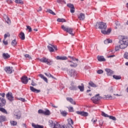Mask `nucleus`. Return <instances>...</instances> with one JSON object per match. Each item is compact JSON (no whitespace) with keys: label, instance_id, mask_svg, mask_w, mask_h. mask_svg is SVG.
<instances>
[{"label":"nucleus","instance_id":"f257e3e1","mask_svg":"<svg viewBox=\"0 0 128 128\" xmlns=\"http://www.w3.org/2000/svg\"><path fill=\"white\" fill-rule=\"evenodd\" d=\"M96 28H98L100 30H101V32L103 34H110L112 32V28H109L107 30H106V24L104 22H97L96 25Z\"/></svg>","mask_w":128,"mask_h":128},{"label":"nucleus","instance_id":"f03ea898","mask_svg":"<svg viewBox=\"0 0 128 128\" xmlns=\"http://www.w3.org/2000/svg\"><path fill=\"white\" fill-rule=\"evenodd\" d=\"M118 38L120 40L118 43L120 44V48L122 50H124L128 46V40L126 39L124 36H119Z\"/></svg>","mask_w":128,"mask_h":128},{"label":"nucleus","instance_id":"7ed1b4c3","mask_svg":"<svg viewBox=\"0 0 128 128\" xmlns=\"http://www.w3.org/2000/svg\"><path fill=\"white\" fill-rule=\"evenodd\" d=\"M48 122L50 126L52 128H68L66 125H60L56 120H50Z\"/></svg>","mask_w":128,"mask_h":128},{"label":"nucleus","instance_id":"20e7f679","mask_svg":"<svg viewBox=\"0 0 128 128\" xmlns=\"http://www.w3.org/2000/svg\"><path fill=\"white\" fill-rule=\"evenodd\" d=\"M62 70H66L68 74H69L70 76H76V71L74 70H68L64 68H62Z\"/></svg>","mask_w":128,"mask_h":128},{"label":"nucleus","instance_id":"39448f33","mask_svg":"<svg viewBox=\"0 0 128 128\" xmlns=\"http://www.w3.org/2000/svg\"><path fill=\"white\" fill-rule=\"evenodd\" d=\"M62 28L64 32H68V34H71V36H74V33H72L73 29L72 28H68V27L66 28V27L62 25Z\"/></svg>","mask_w":128,"mask_h":128},{"label":"nucleus","instance_id":"423d86ee","mask_svg":"<svg viewBox=\"0 0 128 128\" xmlns=\"http://www.w3.org/2000/svg\"><path fill=\"white\" fill-rule=\"evenodd\" d=\"M40 60L41 62L46 64H48V66H52V60L48 59L44 57L40 59Z\"/></svg>","mask_w":128,"mask_h":128},{"label":"nucleus","instance_id":"0eeeda50","mask_svg":"<svg viewBox=\"0 0 128 128\" xmlns=\"http://www.w3.org/2000/svg\"><path fill=\"white\" fill-rule=\"evenodd\" d=\"M102 96H100V94H97L95 96L92 98L91 100L94 104H98V102L100 100H102Z\"/></svg>","mask_w":128,"mask_h":128},{"label":"nucleus","instance_id":"6e6552de","mask_svg":"<svg viewBox=\"0 0 128 128\" xmlns=\"http://www.w3.org/2000/svg\"><path fill=\"white\" fill-rule=\"evenodd\" d=\"M70 90H78V87L74 82H71L70 86H69Z\"/></svg>","mask_w":128,"mask_h":128},{"label":"nucleus","instance_id":"1a4fd4ad","mask_svg":"<svg viewBox=\"0 0 128 128\" xmlns=\"http://www.w3.org/2000/svg\"><path fill=\"white\" fill-rule=\"evenodd\" d=\"M6 98L10 100V102H12L14 100V96L12 93L9 92L6 94Z\"/></svg>","mask_w":128,"mask_h":128},{"label":"nucleus","instance_id":"9d476101","mask_svg":"<svg viewBox=\"0 0 128 128\" xmlns=\"http://www.w3.org/2000/svg\"><path fill=\"white\" fill-rule=\"evenodd\" d=\"M4 70L6 72V74H12V67L6 66L5 68H4Z\"/></svg>","mask_w":128,"mask_h":128},{"label":"nucleus","instance_id":"9b49d317","mask_svg":"<svg viewBox=\"0 0 128 128\" xmlns=\"http://www.w3.org/2000/svg\"><path fill=\"white\" fill-rule=\"evenodd\" d=\"M21 82H22V84H26L28 82V76H22L21 78Z\"/></svg>","mask_w":128,"mask_h":128},{"label":"nucleus","instance_id":"f8f14e48","mask_svg":"<svg viewBox=\"0 0 128 128\" xmlns=\"http://www.w3.org/2000/svg\"><path fill=\"white\" fill-rule=\"evenodd\" d=\"M6 99L4 98H0V106L2 107L6 106Z\"/></svg>","mask_w":128,"mask_h":128},{"label":"nucleus","instance_id":"ddd939ff","mask_svg":"<svg viewBox=\"0 0 128 128\" xmlns=\"http://www.w3.org/2000/svg\"><path fill=\"white\" fill-rule=\"evenodd\" d=\"M76 114H80V116H88V113L87 112H84V111H77Z\"/></svg>","mask_w":128,"mask_h":128},{"label":"nucleus","instance_id":"4468645a","mask_svg":"<svg viewBox=\"0 0 128 128\" xmlns=\"http://www.w3.org/2000/svg\"><path fill=\"white\" fill-rule=\"evenodd\" d=\"M105 72H106L107 76H112L114 71L110 68L105 69Z\"/></svg>","mask_w":128,"mask_h":128},{"label":"nucleus","instance_id":"2eb2a0df","mask_svg":"<svg viewBox=\"0 0 128 128\" xmlns=\"http://www.w3.org/2000/svg\"><path fill=\"white\" fill-rule=\"evenodd\" d=\"M78 18L80 20H84L86 18V15L84 13H80V14L78 15Z\"/></svg>","mask_w":128,"mask_h":128},{"label":"nucleus","instance_id":"dca6fc26","mask_svg":"<svg viewBox=\"0 0 128 128\" xmlns=\"http://www.w3.org/2000/svg\"><path fill=\"white\" fill-rule=\"evenodd\" d=\"M4 18L6 22H7L8 24H10L12 22L10 21V18H8V16L6 14L4 15Z\"/></svg>","mask_w":128,"mask_h":128},{"label":"nucleus","instance_id":"f3484780","mask_svg":"<svg viewBox=\"0 0 128 128\" xmlns=\"http://www.w3.org/2000/svg\"><path fill=\"white\" fill-rule=\"evenodd\" d=\"M30 90L31 92H36V94H38V92H40V90H37L32 86H30Z\"/></svg>","mask_w":128,"mask_h":128},{"label":"nucleus","instance_id":"a211bd4d","mask_svg":"<svg viewBox=\"0 0 128 128\" xmlns=\"http://www.w3.org/2000/svg\"><path fill=\"white\" fill-rule=\"evenodd\" d=\"M20 112H18L14 114V117L15 118H16V120H20Z\"/></svg>","mask_w":128,"mask_h":128},{"label":"nucleus","instance_id":"6ab92c4d","mask_svg":"<svg viewBox=\"0 0 128 128\" xmlns=\"http://www.w3.org/2000/svg\"><path fill=\"white\" fill-rule=\"evenodd\" d=\"M97 60L98 62H106V58L104 56H97Z\"/></svg>","mask_w":128,"mask_h":128},{"label":"nucleus","instance_id":"aec40b11","mask_svg":"<svg viewBox=\"0 0 128 128\" xmlns=\"http://www.w3.org/2000/svg\"><path fill=\"white\" fill-rule=\"evenodd\" d=\"M70 62V66L71 68H76L78 66V64L72 62L71 60L68 61Z\"/></svg>","mask_w":128,"mask_h":128},{"label":"nucleus","instance_id":"412c9836","mask_svg":"<svg viewBox=\"0 0 128 128\" xmlns=\"http://www.w3.org/2000/svg\"><path fill=\"white\" fill-rule=\"evenodd\" d=\"M19 38L22 40H24L26 39V36H24V33L23 32H21L20 34Z\"/></svg>","mask_w":128,"mask_h":128},{"label":"nucleus","instance_id":"4be33fe9","mask_svg":"<svg viewBox=\"0 0 128 128\" xmlns=\"http://www.w3.org/2000/svg\"><path fill=\"white\" fill-rule=\"evenodd\" d=\"M56 58V60H68V58L65 56H57Z\"/></svg>","mask_w":128,"mask_h":128},{"label":"nucleus","instance_id":"5701e85b","mask_svg":"<svg viewBox=\"0 0 128 128\" xmlns=\"http://www.w3.org/2000/svg\"><path fill=\"white\" fill-rule=\"evenodd\" d=\"M66 100L68 102H70L72 104H76V102L74 101V99L71 98H67Z\"/></svg>","mask_w":128,"mask_h":128},{"label":"nucleus","instance_id":"b1692460","mask_svg":"<svg viewBox=\"0 0 128 128\" xmlns=\"http://www.w3.org/2000/svg\"><path fill=\"white\" fill-rule=\"evenodd\" d=\"M2 56L4 60H6L8 58H10V56L8 54V53H4L2 54Z\"/></svg>","mask_w":128,"mask_h":128},{"label":"nucleus","instance_id":"393cba45","mask_svg":"<svg viewBox=\"0 0 128 128\" xmlns=\"http://www.w3.org/2000/svg\"><path fill=\"white\" fill-rule=\"evenodd\" d=\"M80 90V92H84V84H82L81 86H78V87Z\"/></svg>","mask_w":128,"mask_h":128},{"label":"nucleus","instance_id":"a878e982","mask_svg":"<svg viewBox=\"0 0 128 128\" xmlns=\"http://www.w3.org/2000/svg\"><path fill=\"white\" fill-rule=\"evenodd\" d=\"M6 121V118L5 116H0V122H4Z\"/></svg>","mask_w":128,"mask_h":128},{"label":"nucleus","instance_id":"bb28decb","mask_svg":"<svg viewBox=\"0 0 128 128\" xmlns=\"http://www.w3.org/2000/svg\"><path fill=\"white\" fill-rule=\"evenodd\" d=\"M88 84L89 86H92V88H98V85L94 84V82L90 81L88 82Z\"/></svg>","mask_w":128,"mask_h":128},{"label":"nucleus","instance_id":"cd10ccee","mask_svg":"<svg viewBox=\"0 0 128 128\" xmlns=\"http://www.w3.org/2000/svg\"><path fill=\"white\" fill-rule=\"evenodd\" d=\"M39 76L40 78H41L44 80L46 82L48 83V78H46V77L44 76V75H42V74H39Z\"/></svg>","mask_w":128,"mask_h":128},{"label":"nucleus","instance_id":"c85d7f7f","mask_svg":"<svg viewBox=\"0 0 128 128\" xmlns=\"http://www.w3.org/2000/svg\"><path fill=\"white\" fill-rule=\"evenodd\" d=\"M112 42V40L106 39L104 40V44H110Z\"/></svg>","mask_w":128,"mask_h":128},{"label":"nucleus","instance_id":"c756f323","mask_svg":"<svg viewBox=\"0 0 128 128\" xmlns=\"http://www.w3.org/2000/svg\"><path fill=\"white\" fill-rule=\"evenodd\" d=\"M44 116H50V111L46 109V110H44Z\"/></svg>","mask_w":128,"mask_h":128},{"label":"nucleus","instance_id":"7c9ffc66","mask_svg":"<svg viewBox=\"0 0 128 128\" xmlns=\"http://www.w3.org/2000/svg\"><path fill=\"white\" fill-rule=\"evenodd\" d=\"M48 50L50 52H54V47L52 46H48Z\"/></svg>","mask_w":128,"mask_h":128},{"label":"nucleus","instance_id":"2f4dec72","mask_svg":"<svg viewBox=\"0 0 128 128\" xmlns=\"http://www.w3.org/2000/svg\"><path fill=\"white\" fill-rule=\"evenodd\" d=\"M11 44L12 46H16L18 44V42H16V40L15 39L12 40L11 42Z\"/></svg>","mask_w":128,"mask_h":128},{"label":"nucleus","instance_id":"473e14b6","mask_svg":"<svg viewBox=\"0 0 128 128\" xmlns=\"http://www.w3.org/2000/svg\"><path fill=\"white\" fill-rule=\"evenodd\" d=\"M0 112H3L4 114H8V112L4 108L0 107Z\"/></svg>","mask_w":128,"mask_h":128},{"label":"nucleus","instance_id":"72a5a7b5","mask_svg":"<svg viewBox=\"0 0 128 128\" xmlns=\"http://www.w3.org/2000/svg\"><path fill=\"white\" fill-rule=\"evenodd\" d=\"M57 22H66V19H64V18H58L57 19Z\"/></svg>","mask_w":128,"mask_h":128},{"label":"nucleus","instance_id":"f704fd0d","mask_svg":"<svg viewBox=\"0 0 128 128\" xmlns=\"http://www.w3.org/2000/svg\"><path fill=\"white\" fill-rule=\"evenodd\" d=\"M47 12H49V14H53V16H56V13L54 12H52V10L50 9H48L46 10Z\"/></svg>","mask_w":128,"mask_h":128},{"label":"nucleus","instance_id":"c9c22d12","mask_svg":"<svg viewBox=\"0 0 128 128\" xmlns=\"http://www.w3.org/2000/svg\"><path fill=\"white\" fill-rule=\"evenodd\" d=\"M15 2L19 4H24V1L22 0H15Z\"/></svg>","mask_w":128,"mask_h":128},{"label":"nucleus","instance_id":"e433bc0d","mask_svg":"<svg viewBox=\"0 0 128 128\" xmlns=\"http://www.w3.org/2000/svg\"><path fill=\"white\" fill-rule=\"evenodd\" d=\"M68 124H74V121L72 118H68Z\"/></svg>","mask_w":128,"mask_h":128},{"label":"nucleus","instance_id":"4c0bfd02","mask_svg":"<svg viewBox=\"0 0 128 128\" xmlns=\"http://www.w3.org/2000/svg\"><path fill=\"white\" fill-rule=\"evenodd\" d=\"M57 2H58V4H66V1L64 0H57Z\"/></svg>","mask_w":128,"mask_h":128},{"label":"nucleus","instance_id":"58836bf2","mask_svg":"<svg viewBox=\"0 0 128 128\" xmlns=\"http://www.w3.org/2000/svg\"><path fill=\"white\" fill-rule=\"evenodd\" d=\"M11 125L13 126H16L18 124V122L16 121H10V122Z\"/></svg>","mask_w":128,"mask_h":128},{"label":"nucleus","instance_id":"ea45409f","mask_svg":"<svg viewBox=\"0 0 128 128\" xmlns=\"http://www.w3.org/2000/svg\"><path fill=\"white\" fill-rule=\"evenodd\" d=\"M102 116H104V118H108L110 116H108V114H106L104 112H102Z\"/></svg>","mask_w":128,"mask_h":128},{"label":"nucleus","instance_id":"a19ab883","mask_svg":"<svg viewBox=\"0 0 128 128\" xmlns=\"http://www.w3.org/2000/svg\"><path fill=\"white\" fill-rule=\"evenodd\" d=\"M113 78L115 80H120V78H122V77L120 76H116V75H114Z\"/></svg>","mask_w":128,"mask_h":128},{"label":"nucleus","instance_id":"79ce46f5","mask_svg":"<svg viewBox=\"0 0 128 128\" xmlns=\"http://www.w3.org/2000/svg\"><path fill=\"white\" fill-rule=\"evenodd\" d=\"M67 6L68 8H74V4H67Z\"/></svg>","mask_w":128,"mask_h":128},{"label":"nucleus","instance_id":"37998d69","mask_svg":"<svg viewBox=\"0 0 128 128\" xmlns=\"http://www.w3.org/2000/svg\"><path fill=\"white\" fill-rule=\"evenodd\" d=\"M60 114L63 116H66V114H68V112L66 111L61 112Z\"/></svg>","mask_w":128,"mask_h":128},{"label":"nucleus","instance_id":"c03bdc74","mask_svg":"<svg viewBox=\"0 0 128 128\" xmlns=\"http://www.w3.org/2000/svg\"><path fill=\"white\" fill-rule=\"evenodd\" d=\"M124 58H126V60H128V52H125V53L124 54Z\"/></svg>","mask_w":128,"mask_h":128},{"label":"nucleus","instance_id":"a18cd8bd","mask_svg":"<svg viewBox=\"0 0 128 128\" xmlns=\"http://www.w3.org/2000/svg\"><path fill=\"white\" fill-rule=\"evenodd\" d=\"M68 108L70 112H74V108L72 106L68 107Z\"/></svg>","mask_w":128,"mask_h":128},{"label":"nucleus","instance_id":"49530a36","mask_svg":"<svg viewBox=\"0 0 128 128\" xmlns=\"http://www.w3.org/2000/svg\"><path fill=\"white\" fill-rule=\"evenodd\" d=\"M49 45L50 46H52L53 48H54L55 50H58V46H54L52 44H49Z\"/></svg>","mask_w":128,"mask_h":128},{"label":"nucleus","instance_id":"de8ad7c7","mask_svg":"<svg viewBox=\"0 0 128 128\" xmlns=\"http://www.w3.org/2000/svg\"><path fill=\"white\" fill-rule=\"evenodd\" d=\"M110 120H116V118L114 116H108Z\"/></svg>","mask_w":128,"mask_h":128},{"label":"nucleus","instance_id":"09e8293b","mask_svg":"<svg viewBox=\"0 0 128 128\" xmlns=\"http://www.w3.org/2000/svg\"><path fill=\"white\" fill-rule=\"evenodd\" d=\"M8 38H10V33H7V34H6L4 35V40H6V38H8Z\"/></svg>","mask_w":128,"mask_h":128},{"label":"nucleus","instance_id":"8fccbe9b","mask_svg":"<svg viewBox=\"0 0 128 128\" xmlns=\"http://www.w3.org/2000/svg\"><path fill=\"white\" fill-rule=\"evenodd\" d=\"M120 45H118L115 48V50L116 52H118V50H120Z\"/></svg>","mask_w":128,"mask_h":128},{"label":"nucleus","instance_id":"3c124183","mask_svg":"<svg viewBox=\"0 0 128 128\" xmlns=\"http://www.w3.org/2000/svg\"><path fill=\"white\" fill-rule=\"evenodd\" d=\"M44 110H38V113L40 114H44Z\"/></svg>","mask_w":128,"mask_h":128},{"label":"nucleus","instance_id":"603ef678","mask_svg":"<svg viewBox=\"0 0 128 128\" xmlns=\"http://www.w3.org/2000/svg\"><path fill=\"white\" fill-rule=\"evenodd\" d=\"M70 12L71 14H74V12H76V8H74V7L73 8H71L70 10Z\"/></svg>","mask_w":128,"mask_h":128},{"label":"nucleus","instance_id":"864d4df0","mask_svg":"<svg viewBox=\"0 0 128 128\" xmlns=\"http://www.w3.org/2000/svg\"><path fill=\"white\" fill-rule=\"evenodd\" d=\"M108 92H114V87L110 86V88H109Z\"/></svg>","mask_w":128,"mask_h":128},{"label":"nucleus","instance_id":"5fc2aeb1","mask_svg":"<svg viewBox=\"0 0 128 128\" xmlns=\"http://www.w3.org/2000/svg\"><path fill=\"white\" fill-rule=\"evenodd\" d=\"M26 30H28L29 32H30L32 31V28L29 26H26Z\"/></svg>","mask_w":128,"mask_h":128},{"label":"nucleus","instance_id":"6e6d98bb","mask_svg":"<svg viewBox=\"0 0 128 128\" xmlns=\"http://www.w3.org/2000/svg\"><path fill=\"white\" fill-rule=\"evenodd\" d=\"M25 58H29V60H32V57L30 54H26L24 55Z\"/></svg>","mask_w":128,"mask_h":128},{"label":"nucleus","instance_id":"4d7b16f0","mask_svg":"<svg viewBox=\"0 0 128 128\" xmlns=\"http://www.w3.org/2000/svg\"><path fill=\"white\" fill-rule=\"evenodd\" d=\"M104 72V70H99L97 71V74H102Z\"/></svg>","mask_w":128,"mask_h":128},{"label":"nucleus","instance_id":"13d9d810","mask_svg":"<svg viewBox=\"0 0 128 128\" xmlns=\"http://www.w3.org/2000/svg\"><path fill=\"white\" fill-rule=\"evenodd\" d=\"M68 58H71L72 60H76L78 62V58H76L74 57H72L70 56H69Z\"/></svg>","mask_w":128,"mask_h":128},{"label":"nucleus","instance_id":"bf43d9fd","mask_svg":"<svg viewBox=\"0 0 128 128\" xmlns=\"http://www.w3.org/2000/svg\"><path fill=\"white\" fill-rule=\"evenodd\" d=\"M18 100H21V102H26V99H24V98H18Z\"/></svg>","mask_w":128,"mask_h":128},{"label":"nucleus","instance_id":"052dcab7","mask_svg":"<svg viewBox=\"0 0 128 128\" xmlns=\"http://www.w3.org/2000/svg\"><path fill=\"white\" fill-rule=\"evenodd\" d=\"M72 124H66V126L68 128H74V127L72 126Z\"/></svg>","mask_w":128,"mask_h":128},{"label":"nucleus","instance_id":"680f3d73","mask_svg":"<svg viewBox=\"0 0 128 128\" xmlns=\"http://www.w3.org/2000/svg\"><path fill=\"white\" fill-rule=\"evenodd\" d=\"M116 26H120V23L119 22H116Z\"/></svg>","mask_w":128,"mask_h":128},{"label":"nucleus","instance_id":"e2e57ef3","mask_svg":"<svg viewBox=\"0 0 128 128\" xmlns=\"http://www.w3.org/2000/svg\"><path fill=\"white\" fill-rule=\"evenodd\" d=\"M32 86H36V84L33 80H32V84H31Z\"/></svg>","mask_w":128,"mask_h":128},{"label":"nucleus","instance_id":"0e129e2a","mask_svg":"<svg viewBox=\"0 0 128 128\" xmlns=\"http://www.w3.org/2000/svg\"><path fill=\"white\" fill-rule=\"evenodd\" d=\"M36 128H44V126L37 124Z\"/></svg>","mask_w":128,"mask_h":128},{"label":"nucleus","instance_id":"69168bd1","mask_svg":"<svg viewBox=\"0 0 128 128\" xmlns=\"http://www.w3.org/2000/svg\"><path fill=\"white\" fill-rule=\"evenodd\" d=\"M44 74L46 76H48V78H50V73H46V72H45L44 73Z\"/></svg>","mask_w":128,"mask_h":128},{"label":"nucleus","instance_id":"338daca9","mask_svg":"<svg viewBox=\"0 0 128 128\" xmlns=\"http://www.w3.org/2000/svg\"><path fill=\"white\" fill-rule=\"evenodd\" d=\"M50 104L52 108H58V106H54V104H52V103H50Z\"/></svg>","mask_w":128,"mask_h":128},{"label":"nucleus","instance_id":"774afa93","mask_svg":"<svg viewBox=\"0 0 128 128\" xmlns=\"http://www.w3.org/2000/svg\"><path fill=\"white\" fill-rule=\"evenodd\" d=\"M3 44H4L6 46L8 44V40L5 41L4 40H3Z\"/></svg>","mask_w":128,"mask_h":128}]
</instances>
